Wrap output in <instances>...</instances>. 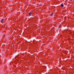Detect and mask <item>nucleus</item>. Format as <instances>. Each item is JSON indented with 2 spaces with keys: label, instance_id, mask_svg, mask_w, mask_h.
<instances>
[{
  "label": "nucleus",
  "instance_id": "nucleus-6",
  "mask_svg": "<svg viewBox=\"0 0 74 74\" xmlns=\"http://www.w3.org/2000/svg\"><path fill=\"white\" fill-rule=\"evenodd\" d=\"M71 1H72L73 0H70Z\"/></svg>",
  "mask_w": 74,
  "mask_h": 74
},
{
  "label": "nucleus",
  "instance_id": "nucleus-4",
  "mask_svg": "<svg viewBox=\"0 0 74 74\" xmlns=\"http://www.w3.org/2000/svg\"><path fill=\"white\" fill-rule=\"evenodd\" d=\"M53 13H52V14H50L51 16H52L53 15Z\"/></svg>",
  "mask_w": 74,
  "mask_h": 74
},
{
  "label": "nucleus",
  "instance_id": "nucleus-2",
  "mask_svg": "<svg viewBox=\"0 0 74 74\" xmlns=\"http://www.w3.org/2000/svg\"><path fill=\"white\" fill-rule=\"evenodd\" d=\"M32 14V13L31 12H29V16H31V14Z\"/></svg>",
  "mask_w": 74,
  "mask_h": 74
},
{
  "label": "nucleus",
  "instance_id": "nucleus-7",
  "mask_svg": "<svg viewBox=\"0 0 74 74\" xmlns=\"http://www.w3.org/2000/svg\"><path fill=\"white\" fill-rule=\"evenodd\" d=\"M15 58H16V57H15Z\"/></svg>",
  "mask_w": 74,
  "mask_h": 74
},
{
  "label": "nucleus",
  "instance_id": "nucleus-1",
  "mask_svg": "<svg viewBox=\"0 0 74 74\" xmlns=\"http://www.w3.org/2000/svg\"><path fill=\"white\" fill-rule=\"evenodd\" d=\"M61 6L62 7H63L64 6V5L63 4H61Z\"/></svg>",
  "mask_w": 74,
  "mask_h": 74
},
{
  "label": "nucleus",
  "instance_id": "nucleus-3",
  "mask_svg": "<svg viewBox=\"0 0 74 74\" xmlns=\"http://www.w3.org/2000/svg\"><path fill=\"white\" fill-rule=\"evenodd\" d=\"M3 21H4V19H2V20H1V23H2V22H3Z\"/></svg>",
  "mask_w": 74,
  "mask_h": 74
},
{
  "label": "nucleus",
  "instance_id": "nucleus-5",
  "mask_svg": "<svg viewBox=\"0 0 74 74\" xmlns=\"http://www.w3.org/2000/svg\"><path fill=\"white\" fill-rule=\"evenodd\" d=\"M70 33H70V34H71V32L70 31Z\"/></svg>",
  "mask_w": 74,
  "mask_h": 74
}]
</instances>
